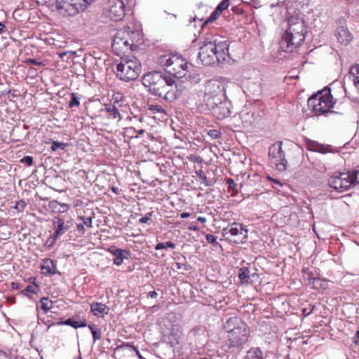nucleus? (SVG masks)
<instances>
[{"label":"nucleus","mask_w":359,"mask_h":359,"mask_svg":"<svg viewBox=\"0 0 359 359\" xmlns=\"http://www.w3.org/2000/svg\"><path fill=\"white\" fill-rule=\"evenodd\" d=\"M226 338L228 339L226 341L228 347L226 353L232 352L233 354L231 359H236L242 346L248 341L250 332L248 327L240 318H230L226 321Z\"/></svg>","instance_id":"1"},{"label":"nucleus","mask_w":359,"mask_h":359,"mask_svg":"<svg viewBox=\"0 0 359 359\" xmlns=\"http://www.w3.org/2000/svg\"><path fill=\"white\" fill-rule=\"evenodd\" d=\"M287 28L282 36L280 48L283 51L292 52L304 41L307 27L304 20L296 16L287 18Z\"/></svg>","instance_id":"2"},{"label":"nucleus","mask_w":359,"mask_h":359,"mask_svg":"<svg viewBox=\"0 0 359 359\" xmlns=\"http://www.w3.org/2000/svg\"><path fill=\"white\" fill-rule=\"evenodd\" d=\"M171 76L161 71H151L144 74L142 83L150 95L165 100V95L171 86Z\"/></svg>","instance_id":"3"},{"label":"nucleus","mask_w":359,"mask_h":359,"mask_svg":"<svg viewBox=\"0 0 359 359\" xmlns=\"http://www.w3.org/2000/svg\"><path fill=\"white\" fill-rule=\"evenodd\" d=\"M332 100L333 97L331 95L330 89L324 88L323 90L318 91L316 94L310 97L308 99L307 105L308 107L311 109L317 116L328 113H337L341 115L344 114L348 109V104H346L341 102L339 104V105H341L340 111H334L330 110V108L333 107L334 105ZM337 108L339 109V106H337Z\"/></svg>","instance_id":"4"},{"label":"nucleus","mask_w":359,"mask_h":359,"mask_svg":"<svg viewBox=\"0 0 359 359\" xmlns=\"http://www.w3.org/2000/svg\"><path fill=\"white\" fill-rule=\"evenodd\" d=\"M198 60L203 65H218L222 67L224 62V41L215 39L204 41L198 54Z\"/></svg>","instance_id":"5"},{"label":"nucleus","mask_w":359,"mask_h":359,"mask_svg":"<svg viewBox=\"0 0 359 359\" xmlns=\"http://www.w3.org/2000/svg\"><path fill=\"white\" fill-rule=\"evenodd\" d=\"M158 64L163 67L167 74L177 79L185 77L189 72L188 62L178 55H161L158 59Z\"/></svg>","instance_id":"6"},{"label":"nucleus","mask_w":359,"mask_h":359,"mask_svg":"<svg viewBox=\"0 0 359 359\" xmlns=\"http://www.w3.org/2000/svg\"><path fill=\"white\" fill-rule=\"evenodd\" d=\"M141 72V62L136 57L128 59L116 66V76L124 81H135Z\"/></svg>","instance_id":"7"},{"label":"nucleus","mask_w":359,"mask_h":359,"mask_svg":"<svg viewBox=\"0 0 359 359\" xmlns=\"http://www.w3.org/2000/svg\"><path fill=\"white\" fill-rule=\"evenodd\" d=\"M94 0H56V8L63 15L74 16L84 11Z\"/></svg>","instance_id":"8"},{"label":"nucleus","mask_w":359,"mask_h":359,"mask_svg":"<svg viewBox=\"0 0 359 359\" xmlns=\"http://www.w3.org/2000/svg\"><path fill=\"white\" fill-rule=\"evenodd\" d=\"M133 35H138V32H129L125 29L117 31L111 43V47L116 55L125 54L133 49L134 46V39L131 38Z\"/></svg>","instance_id":"9"},{"label":"nucleus","mask_w":359,"mask_h":359,"mask_svg":"<svg viewBox=\"0 0 359 359\" xmlns=\"http://www.w3.org/2000/svg\"><path fill=\"white\" fill-rule=\"evenodd\" d=\"M161 329L163 341L172 347L179 344V339L182 334V328L180 325L172 323L169 320H164Z\"/></svg>","instance_id":"10"},{"label":"nucleus","mask_w":359,"mask_h":359,"mask_svg":"<svg viewBox=\"0 0 359 359\" xmlns=\"http://www.w3.org/2000/svg\"><path fill=\"white\" fill-rule=\"evenodd\" d=\"M282 142H276L269 149L270 163L275 165L278 171L283 172L287 170V161L285 152L282 148Z\"/></svg>","instance_id":"11"},{"label":"nucleus","mask_w":359,"mask_h":359,"mask_svg":"<svg viewBox=\"0 0 359 359\" xmlns=\"http://www.w3.org/2000/svg\"><path fill=\"white\" fill-rule=\"evenodd\" d=\"M229 234L226 237V240L233 243H242L245 241L248 237V230L244 228L243 224L233 222L226 226V234Z\"/></svg>","instance_id":"12"},{"label":"nucleus","mask_w":359,"mask_h":359,"mask_svg":"<svg viewBox=\"0 0 359 359\" xmlns=\"http://www.w3.org/2000/svg\"><path fill=\"white\" fill-rule=\"evenodd\" d=\"M328 184L331 188L339 192L349 189L352 186L350 172L335 173L330 177Z\"/></svg>","instance_id":"13"},{"label":"nucleus","mask_w":359,"mask_h":359,"mask_svg":"<svg viewBox=\"0 0 359 359\" xmlns=\"http://www.w3.org/2000/svg\"><path fill=\"white\" fill-rule=\"evenodd\" d=\"M125 4L122 0L109 1V17L114 21H120L125 16Z\"/></svg>","instance_id":"14"},{"label":"nucleus","mask_w":359,"mask_h":359,"mask_svg":"<svg viewBox=\"0 0 359 359\" xmlns=\"http://www.w3.org/2000/svg\"><path fill=\"white\" fill-rule=\"evenodd\" d=\"M339 25L335 31V36L339 43L342 45L347 46L353 39V36L346 26L345 20L340 19Z\"/></svg>","instance_id":"15"},{"label":"nucleus","mask_w":359,"mask_h":359,"mask_svg":"<svg viewBox=\"0 0 359 359\" xmlns=\"http://www.w3.org/2000/svg\"><path fill=\"white\" fill-rule=\"evenodd\" d=\"M170 83H171V86L168 90V94L165 95V101L171 102L182 95L185 90V87L183 86L182 82L176 81L172 76Z\"/></svg>","instance_id":"16"},{"label":"nucleus","mask_w":359,"mask_h":359,"mask_svg":"<svg viewBox=\"0 0 359 359\" xmlns=\"http://www.w3.org/2000/svg\"><path fill=\"white\" fill-rule=\"evenodd\" d=\"M224 96L222 95H211V97L208 100V105L210 106L213 113L220 116L219 118H224V112L223 109L224 107Z\"/></svg>","instance_id":"17"},{"label":"nucleus","mask_w":359,"mask_h":359,"mask_svg":"<svg viewBox=\"0 0 359 359\" xmlns=\"http://www.w3.org/2000/svg\"><path fill=\"white\" fill-rule=\"evenodd\" d=\"M108 251L114 256L113 262L116 266H120L123 264V259H128L130 257V251L126 249L116 248L111 247Z\"/></svg>","instance_id":"18"},{"label":"nucleus","mask_w":359,"mask_h":359,"mask_svg":"<svg viewBox=\"0 0 359 359\" xmlns=\"http://www.w3.org/2000/svg\"><path fill=\"white\" fill-rule=\"evenodd\" d=\"M207 90L210 95H222L224 96V81L222 77L219 79L209 81Z\"/></svg>","instance_id":"19"},{"label":"nucleus","mask_w":359,"mask_h":359,"mask_svg":"<svg viewBox=\"0 0 359 359\" xmlns=\"http://www.w3.org/2000/svg\"><path fill=\"white\" fill-rule=\"evenodd\" d=\"M43 264L41 266L42 273L45 276H52L54 274H60V272L57 270L56 262L46 258L43 260Z\"/></svg>","instance_id":"20"},{"label":"nucleus","mask_w":359,"mask_h":359,"mask_svg":"<svg viewBox=\"0 0 359 359\" xmlns=\"http://www.w3.org/2000/svg\"><path fill=\"white\" fill-rule=\"evenodd\" d=\"M55 325H69L75 329L79 327H85L87 326V323L85 320L82 321H77L72 318H69L65 320H60L57 322H53L48 325V328Z\"/></svg>","instance_id":"21"},{"label":"nucleus","mask_w":359,"mask_h":359,"mask_svg":"<svg viewBox=\"0 0 359 359\" xmlns=\"http://www.w3.org/2000/svg\"><path fill=\"white\" fill-rule=\"evenodd\" d=\"M53 224L55 229L54 232V236L59 238L61 235L64 234L67 231L69 230V226L65 224V221L60 217H55Z\"/></svg>","instance_id":"22"},{"label":"nucleus","mask_w":359,"mask_h":359,"mask_svg":"<svg viewBox=\"0 0 359 359\" xmlns=\"http://www.w3.org/2000/svg\"><path fill=\"white\" fill-rule=\"evenodd\" d=\"M306 144L307 148L313 151L319 152L321 154H327L332 151L331 146L322 144L313 140H309Z\"/></svg>","instance_id":"23"},{"label":"nucleus","mask_w":359,"mask_h":359,"mask_svg":"<svg viewBox=\"0 0 359 359\" xmlns=\"http://www.w3.org/2000/svg\"><path fill=\"white\" fill-rule=\"evenodd\" d=\"M90 311L94 316H97L100 313L104 316L108 314L109 308L101 302H93L90 304Z\"/></svg>","instance_id":"24"},{"label":"nucleus","mask_w":359,"mask_h":359,"mask_svg":"<svg viewBox=\"0 0 359 359\" xmlns=\"http://www.w3.org/2000/svg\"><path fill=\"white\" fill-rule=\"evenodd\" d=\"M224 11V0H222L216 9L211 13L210 17L203 23L202 28L204 27L207 24L215 21L219 15Z\"/></svg>","instance_id":"25"},{"label":"nucleus","mask_w":359,"mask_h":359,"mask_svg":"<svg viewBox=\"0 0 359 359\" xmlns=\"http://www.w3.org/2000/svg\"><path fill=\"white\" fill-rule=\"evenodd\" d=\"M255 275V273H250V271L248 267H243L239 271L238 278L241 283L248 284L250 282V277L254 276Z\"/></svg>","instance_id":"26"},{"label":"nucleus","mask_w":359,"mask_h":359,"mask_svg":"<svg viewBox=\"0 0 359 359\" xmlns=\"http://www.w3.org/2000/svg\"><path fill=\"white\" fill-rule=\"evenodd\" d=\"M49 208L54 212H65L68 209V205L65 203H60L57 201L53 200L48 203Z\"/></svg>","instance_id":"27"},{"label":"nucleus","mask_w":359,"mask_h":359,"mask_svg":"<svg viewBox=\"0 0 359 359\" xmlns=\"http://www.w3.org/2000/svg\"><path fill=\"white\" fill-rule=\"evenodd\" d=\"M101 111H107L112 118H118L119 120L122 118L119 111L112 104H104V108L101 109Z\"/></svg>","instance_id":"28"},{"label":"nucleus","mask_w":359,"mask_h":359,"mask_svg":"<svg viewBox=\"0 0 359 359\" xmlns=\"http://www.w3.org/2000/svg\"><path fill=\"white\" fill-rule=\"evenodd\" d=\"M245 359H264L262 351L258 347L250 348L247 351Z\"/></svg>","instance_id":"29"},{"label":"nucleus","mask_w":359,"mask_h":359,"mask_svg":"<svg viewBox=\"0 0 359 359\" xmlns=\"http://www.w3.org/2000/svg\"><path fill=\"white\" fill-rule=\"evenodd\" d=\"M230 155H232L234 158H236V156L231 151H229L228 153L226 152V158L227 156L229 157V163H228L229 168H227V165H226V169H228L229 173L231 175H233L234 174L233 172V168L235 167L236 165L242 166L243 164L241 161H236V160L232 161V159L230 157Z\"/></svg>","instance_id":"30"},{"label":"nucleus","mask_w":359,"mask_h":359,"mask_svg":"<svg viewBox=\"0 0 359 359\" xmlns=\"http://www.w3.org/2000/svg\"><path fill=\"white\" fill-rule=\"evenodd\" d=\"M302 273H303V276L305 279H307L308 280V284L309 285H311V283L313 282H319L320 281V278H317L314 276V273L313 271H311L309 268H303L302 269Z\"/></svg>","instance_id":"31"},{"label":"nucleus","mask_w":359,"mask_h":359,"mask_svg":"<svg viewBox=\"0 0 359 359\" xmlns=\"http://www.w3.org/2000/svg\"><path fill=\"white\" fill-rule=\"evenodd\" d=\"M226 184H228V191L231 192V196H234L238 193L237 184L234 182V181L232 179H226Z\"/></svg>","instance_id":"32"},{"label":"nucleus","mask_w":359,"mask_h":359,"mask_svg":"<svg viewBox=\"0 0 359 359\" xmlns=\"http://www.w3.org/2000/svg\"><path fill=\"white\" fill-rule=\"evenodd\" d=\"M88 327L91 331L94 342L101 339V330L95 324H90Z\"/></svg>","instance_id":"33"},{"label":"nucleus","mask_w":359,"mask_h":359,"mask_svg":"<svg viewBox=\"0 0 359 359\" xmlns=\"http://www.w3.org/2000/svg\"><path fill=\"white\" fill-rule=\"evenodd\" d=\"M41 303V309L43 311L44 313H47L49 309L51 308V305L53 304V302L50 300L48 297H42L40 299Z\"/></svg>","instance_id":"34"},{"label":"nucleus","mask_w":359,"mask_h":359,"mask_svg":"<svg viewBox=\"0 0 359 359\" xmlns=\"http://www.w3.org/2000/svg\"><path fill=\"white\" fill-rule=\"evenodd\" d=\"M184 78L194 84L198 83L201 81V76L197 72L191 73L189 72Z\"/></svg>","instance_id":"35"},{"label":"nucleus","mask_w":359,"mask_h":359,"mask_svg":"<svg viewBox=\"0 0 359 359\" xmlns=\"http://www.w3.org/2000/svg\"><path fill=\"white\" fill-rule=\"evenodd\" d=\"M175 246H176L175 243H174L172 241H167L165 243H158L156 245L155 250H163V249H167L169 248L174 249V248H175Z\"/></svg>","instance_id":"36"},{"label":"nucleus","mask_w":359,"mask_h":359,"mask_svg":"<svg viewBox=\"0 0 359 359\" xmlns=\"http://www.w3.org/2000/svg\"><path fill=\"white\" fill-rule=\"evenodd\" d=\"M350 177L352 181V185L359 184V165L350 172Z\"/></svg>","instance_id":"37"},{"label":"nucleus","mask_w":359,"mask_h":359,"mask_svg":"<svg viewBox=\"0 0 359 359\" xmlns=\"http://www.w3.org/2000/svg\"><path fill=\"white\" fill-rule=\"evenodd\" d=\"M80 105L79 97L76 93H71V100L69 102V107L72 108Z\"/></svg>","instance_id":"38"},{"label":"nucleus","mask_w":359,"mask_h":359,"mask_svg":"<svg viewBox=\"0 0 359 359\" xmlns=\"http://www.w3.org/2000/svg\"><path fill=\"white\" fill-rule=\"evenodd\" d=\"M39 290V286L36 283H34V285H29L23 290V294H27V292L31 294H35Z\"/></svg>","instance_id":"39"},{"label":"nucleus","mask_w":359,"mask_h":359,"mask_svg":"<svg viewBox=\"0 0 359 359\" xmlns=\"http://www.w3.org/2000/svg\"><path fill=\"white\" fill-rule=\"evenodd\" d=\"M327 282L323 280H321L320 278V281L319 282H313L311 283V285H310V286L313 289L318 290V289H320V288L325 289L327 287Z\"/></svg>","instance_id":"40"},{"label":"nucleus","mask_w":359,"mask_h":359,"mask_svg":"<svg viewBox=\"0 0 359 359\" xmlns=\"http://www.w3.org/2000/svg\"><path fill=\"white\" fill-rule=\"evenodd\" d=\"M67 147V144L64 142H60L57 141L53 140L51 145V150L53 151H57L58 149L65 150Z\"/></svg>","instance_id":"41"},{"label":"nucleus","mask_w":359,"mask_h":359,"mask_svg":"<svg viewBox=\"0 0 359 359\" xmlns=\"http://www.w3.org/2000/svg\"><path fill=\"white\" fill-rule=\"evenodd\" d=\"M78 219L81 220V223L83 224V225H86L87 227L91 228L93 226V221L90 217L81 216L79 217Z\"/></svg>","instance_id":"42"},{"label":"nucleus","mask_w":359,"mask_h":359,"mask_svg":"<svg viewBox=\"0 0 359 359\" xmlns=\"http://www.w3.org/2000/svg\"><path fill=\"white\" fill-rule=\"evenodd\" d=\"M20 162L27 166H31L33 165L34 159L31 156H25L20 160Z\"/></svg>","instance_id":"43"},{"label":"nucleus","mask_w":359,"mask_h":359,"mask_svg":"<svg viewBox=\"0 0 359 359\" xmlns=\"http://www.w3.org/2000/svg\"><path fill=\"white\" fill-rule=\"evenodd\" d=\"M149 110L153 111V113H164L165 110L164 109L158 104H151L149 106Z\"/></svg>","instance_id":"44"},{"label":"nucleus","mask_w":359,"mask_h":359,"mask_svg":"<svg viewBox=\"0 0 359 359\" xmlns=\"http://www.w3.org/2000/svg\"><path fill=\"white\" fill-rule=\"evenodd\" d=\"M27 206V203L23 200H20L16 202L14 208L18 210V212H22Z\"/></svg>","instance_id":"45"},{"label":"nucleus","mask_w":359,"mask_h":359,"mask_svg":"<svg viewBox=\"0 0 359 359\" xmlns=\"http://www.w3.org/2000/svg\"><path fill=\"white\" fill-rule=\"evenodd\" d=\"M205 238H206V241L209 243H212L214 245H219V243H217V236H215V235H212V234H207L205 236Z\"/></svg>","instance_id":"46"},{"label":"nucleus","mask_w":359,"mask_h":359,"mask_svg":"<svg viewBox=\"0 0 359 359\" xmlns=\"http://www.w3.org/2000/svg\"><path fill=\"white\" fill-rule=\"evenodd\" d=\"M153 215V212H147L146 215L141 217L140 219H139V222L141 223V224H146L148 222L149 220L151 219V217Z\"/></svg>","instance_id":"47"},{"label":"nucleus","mask_w":359,"mask_h":359,"mask_svg":"<svg viewBox=\"0 0 359 359\" xmlns=\"http://www.w3.org/2000/svg\"><path fill=\"white\" fill-rule=\"evenodd\" d=\"M57 237H55L54 236V234L51 235L49 238H48V239L46 240V243H45V245L47 246L48 248H51L55 241L57 240Z\"/></svg>","instance_id":"48"},{"label":"nucleus","mask_w":359,"mask_h":359,"mask_svg":"<svg viewBox=\"0 0 359 359\" xmlns=\"http://www.w3.org/2000/svg\"><path fill=\"white\" fill-rule=\"evenodd\" d=\"M77 231L79 236H82L85 234L86 230L84 228V225L82 223H79L76 224Z\"/></svg>","instance_id":"49"},{"label":"nucleus","mask_w":359,"mask_h":359,"mask_svg":"<svg viewBox=\"0 0 359 359\" xmlns=\"http://www.w3.org/2000/svg\"><path fill=\"white\" fill-rule=\"evenodd\" d=\"M203 331L204 330L201 327H195L191 329V330L190 331V334L196 337V335L199 334L200 332H203Z\"/></svg>","instance_id":"50"},{"label":"nucleus","mask_w":359,"mask_h":359,"mask_svg":"<svg viewBox=\"0 0 359 359\" xmlns=\"http://www.w3.org/2000/svg\"><path fill=\"white\" fill-rule=\"evenodd\" d=\"M208 135L213 139L218 138L220 135L219 131L215 129L210 130L208 131Z\"/></svg>","instance_id":"51"},{"label":"nucleus","mask_w":359,"mask_h":359,"mask_svg":"<svg viewBox=\"0 0 359 359\" xmlns=\"http://www.w3.org/2000/svg\"><path fill=\"white\" fill-rule=\"evenodd\" d=\"M196 174L203 181L205 184L206 186H208V179H207V177L205 176V174L202 170L197 171Z\"/></svg>","instance_id":"52"},{"label":"nucleus","mask_w":359,"mask_h":359,"mask_svg":"<svg viewBox=\"0 0 359 359\" xmlns=\"http://www.w3.org/2000/svg\"><path fill=\"white\" fill-rule=\"evenodd\" d=\"M27 63L29 64V65H37V66L43 65V62H39L38 60H36L34 58L27 59Z\"/></svg>","instance_id":"53"},{"label":"nucleus","mask_w":359,"mask_h":359,"mask_svg":"<svg viewBox=\"0 0 359 359\" xmlns=\"http://www.w3.org/2000/svg\"><path fill=\"white\" fill-rule=\"evenodd\" d=\"M122 346L126 347V348H129L130 350H132L134 351H135L137 349H138L137 346H134L133 344H131L130 342H126V343L123 344Z\"/></svg>","instance_id":"54"},{"label":"nucleus","mask_w":359,"mask_h":359,"mask_svg":"<svg viewBox=\"0 0 359 359\" xmlns=\"http://www.w3.org/2000/svg\"><path fill=\"white\" fill-rule=\"evenodd\" d=\"M315 308H316V306H313L312 308L309 311L308 310V309L304 308L302 310V314L304 315V316H308L313 312V310L315 309Z\"/></svg>","instance_id":"55"},{"label":"nucleus","mask_w":359,"mask_h":359,"mask_svg":"<svg viewBox=\"0 0 359 359\" xmlns=\"http://www.w3.org/2000/svg\"><path fill=\"white\" fill-rule=\"evenodd\" d=\"M147 298L155 299L158 297V293L156 291L149 292L147 294Z\"/></svg>","instance_id":"56"},{"label":"nucleus","mask_w":359,"mask_h":359,"mask_svg":"<svg viewBox=\"0 0 359 359\" xmlns=\"http://www.w3.org/2000/svg\"><path fill=\"white\" fill-rule=\"evenodd\" d=\"M189 230H191V231H199V229H199V227H198V226H197L196 225H195V224H191L189 226Z\"/></svg>","instance_id":"57"},{"label":"nucleus","mask_w":359,"mask_h":359,"mask_svg":"<svg viewBox=\"0 0 359 359\" xmlns=\"http://www.w3.org/2000/svg\"><path fill=\"white\" fill-rule=\"evenodd\" d=\"M215 309L217 310H220L222 309L223 307V305H222V302L219 301L218 302H216L215 303Z\"/></svg>","instance_id":"58"},{"label":"nucleus","mask_w":359,"mask_h":359,"mask_svg":"<svg viewBox=\"0 0 359 359\" xmlns=\"http://www.w3.org/2000/svg\"><path fill=\"white\" fill-rule=\"evenodd\" d=\"M139 37H140V34H138V35H133V36H131V38L134 39V46H133L137 47V45L135 44V43L138 42Z\"/></svg>","instance_id":"59"},{"label":"nucleus","mask_w":359,"mask_h":359,"mask_svg":"<svg viewBox=\"0 0 359 359\" xmlns=\"http://www.w3.org/2000/svg\"><path fill=\"white\" fill-rule=\"evenodd\" d=\"M190 215L191 214L189 212H182L180 214V217L182 219H186V218H188L190 216Z\"/></svg>","instance_id":"60"},{"label":"nucleus","mask_w":359,"mask_h":359,"mask_svg":"<svg viewBox=\"0 0 359 359\" xmlns=\"http://www.w3.org/2000/svg\"><path fill=\"white\" fill-rule=\"evenodd\" d=\"M197 220L201 223H205L206 222V218L204 217H198L197 218Z\"/></svg>","instance_id":"61"},{"label":"nucleus","mask_w":359,"mask_h":359,"mask_svg":"<svg viewBox=\"0 0 359 359\" xmlns=\"http://www.w3.org/2000/svg\"><path fill=\"white\" fill-rule=\"evenodd\" d=\"M135 353L137 355V356L138 357L139 359H145L140 353V352L139 351L138 349H137L135 351Z\"/></svg>","instance_id":"62"},{"label":"nucleus","mask_w":359,"mask_h":359,"mask_svg":"<svg viewBox=\"0 0 359 359\" xmlns=\"http://www.w3.org/2000/svg\"><path fill=\"white\" fill-rule=\"evenodd\" d=\"M5 29H6L5 25L2 22H0V34L3 33L5 30Z\"/></svg>","instance_id":"63"},{"label":"nucleus","mask_w":359,"mask_h":359,"mask_svg":"<svg viewBox=\"0 0 359 359\" xmlns=\"http://www.w3.org/2000/svg\"><path fill=\"white\" fill-rule=\"evenodd\" d=\"M175 266H176V268L177 269H182V266H184V264H181V263H179V262H176L175 263Z\"/></svg>","instance_id":"64"}]
</instances>
